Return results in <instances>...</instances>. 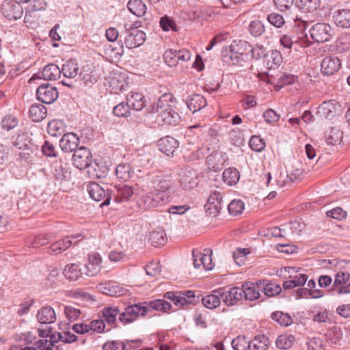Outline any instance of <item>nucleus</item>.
<instances>
[{"mask_svg":"<svg viewBox=\"0 0 350 350\" xmlns=\"http://www.w3.org/2000/svg\"><path fill=\"white\" fill-rule=\"evenodd\" d=\"M150 309L146 306L145 302L127 306L124 311L120 313L119 321L123 324H129L135 321L138 317H144L148 314Z\"/></svg>","mask_w":350,"mask_h":350,"instance_id":"obj_1","label":"nucleus"},{"mask_svg":"<svg viewBox=\"0 0 350 350\" xmlns=\"http://www.w3.org/2000/svg\"><path fill=\"white\" fill-rule=\"evenodd\" d=\"M143 187H152L154 191L165 193L169 188V182L165 180L161 172H152L146 173L144 176L140 177Z\"/></svg>","mask_w":350,"mask_h":350,"instance_id":"obj_2","label":"nucleus"},{"mask_svg":"<svg viewBox=\"0 0 350 350\" xmlns=\"http://www.w3.org/2000/svg\"><path fill=\"white\" fill-rule=\"evenodd\" d=\"M164 298L170 299L177 306L196 304L200 301V297L196 296L193 291L179 292L169 291L164 294Z\"/></svg>","mask_w":350,"mask_h":350,"instance_id":"obj_3","label":"nucleus"},{"mask_svg":"<svg viewBox=\"0 0 350 350\" xmlns=\"http://www.w3.org/2000/svg\"><path fill=\"white\" fill-rule=\"evenodd\" d=\"M87 189L92 199L96 202L103 201L101 206L109 204L111 192L107 185L101 186L97 183L92 182L88 185Z\"/></svg>","mask_w":350,"mask_h":350,"instance_id":"obj_4","label":"nucleus"},{"mask_svg":"<svg viewBox=\"0 0 350 350\" xmlns=\"http://www.w3.org/2000/svg\"><path fill=\"white\" fill-rule=\"evenodd\" d=\"M334 31L327 23H318L310 29L312 39L317 42H325L331 40Z\"/></svg>","mask_w":350,"mask_h":350,"instance_id":"obj_5","label":"nucleus"},{"mask_svg":"<svg viewBox=\"0 0 350 350\" xmlns=\"http://www.w3.org/2000/svg\"><path fill=\"white\" fill-rule=\"evenodd\" d=\"M329 291L332 294L337 295L350 293V273L345 271L336 273L333 286Z\"/></svg>","mask_w":350,"mask_h":350,"instance_id":"obj_6","label":"nucleus"},{"mask_svg":"<svg viewBox=\"0 0 350 350\" xmlns=\"http://www.w3.org/2000/svg\"><path fill=\"white\" fill-rule=\"evenodd\" d=\"M340 111L341 105L334 100H329L319 105L317 115L322 120H332Z\"/></svg>","mask_w":350,"mask_h":350,"instance_id":"obj_7","label":"nucleus"},{"mask_svg":"<svg viewBox=\"0 0 350 350\" xmlns=\"http://www.w3.org/2000/svg\"><path fill=\"white\" fill-rule=\"evenodd\" d=\"M21 2L12 0H5L1 6L2 14L8 20H17L22 17L23 9L20 4Z\"/></svg>","mask_w":350,"mask_h":350,"instance_id":"obj_8","label":"nucleus"},{"mask_svg":"<svg viewBox=\"0 0 350 350\" xmlns=\"http://www.w3.org/2000/svg\"><path fill=\"white\" fill-rule=\"evenodd\" d=\"M124 44L128 49H134L142 45L146 40V34L144 31L132 27L126 29Z\"/></svg>","mask_w":350,"mask_h":350,"instance_id":"obj_9","label":"nucleus"},{"mask_svg":"<svg viewBox=\"0 0 350 350\" xmlns=\"http://www.w3.org/2000/svg\"><path fill=\"white\" fill-rule=\"evenodd\" d=\"M166 194L163 192L153 191L141 197L138 203L144 208L156 207L163 202Z\"/></svg>","mask_w":350,"mask_h":350,"instance_id":"obj_10","label":"nucleus"},{"mask_svg":"<svg viewBox=\"0 0 350 350\" xmlns=\"http://www.w3.org/2000/svg\"><path fill=\"white\" fill-rule=\"evenodd\" d=\"M36 96L42 103L51 104L57 98L58 92L55 87L46 83L38 86Z\"/></svg>","mask_w":350,"mask_h":350,"instance_id":"obj_11","label":"nucleus"},{"mask_svg":"<svg viewBox=\"0 0 350 350\" xmlns=\"http://www.w3.org/2000/svg\"><path fill=\"white\" fill-rule=\"evenodd\" d=\"M73 165L79 170L87 168L92 163V153L84 146L77 149L72 155Z\"/></svg>","mask_w":350,"mask_h":350,"instance_id":"obj_12","label":"nucleus"},{"mask_svg":"<svg viewBox=\"0 0 350 350\" xmlns=\"http://www.w3.org/2000/svg\"><path fill=\"white\" fill-rule=\"evenodd\" d=\"M223 206L222 196L219 192H213L204 205L206 213L211 217H216Z\"/></svg>","mask_w":350,"mask_h":350,"instance_id":"obj_13","label":"nucleus"},{"mask_svg":"<svg viewBox=\"0 0 350 350\" xmlns=\"http://www.w3.org/2000/svg\"><path fill=\"white\" fill-rule=\"evenodd\" d=\"M221 299L227 306H232L243 298V291L239 287H232L229 290L219 289Z\"/></svg>","mask_w":350,"mask_h":350,"instance_id":"obj_14","label":"nucleus"},{"mask_svg":"<svg viewBox=\"0 0 350 350\" xmlns=\"http://www.w3.org/2000/svg\"><path fill=\"white\" fill-rule=\"evenodd\" d=\"M340 60L336 56L324 57L321 64V70L324 75H333L339 70Z\"/></svg>","mask_w":350,"mask_h":350,"instance_id":"obj_15","label":"nucleus"},{"mask_svg":"<svg viewBox=\"0 0 350 350\" xmlns=\"http://www.w3.org/2000/svg\"><path fill=\"white\" fill-rule=\"evenodd\" d=\"M61 69L55 64L46 65L42 72L34 74L30 80L43 79L44 80H56L61 76Z\"/></svg>","mask_w":350,"mask_h":350,"instance_id":"obj_16","label":"nucleus"},{"mask_svg":"<svg viewBox=\"0 0 350 350\" xmlns=\"http://www.w3.org/2000/svg\"><path fill=\"white\" fill-rule=\"evenodd\" d=\"M102 258L98 254H92L88 256V261L84 266V274L88 277L96 275L101 269Z\"/></svg>","mask_w":350,"mask_h":350,"instance_id":"obj_17","label":"nucleus"},{"mask_svg":"<svg viewBox=\"0 0 350 350\" xmlns=\"http://www.w3.org/2000/svg\"><path fill=\"white\" fill-rule=\"evenodd\" d=\"M157 145L160 151L168 157H172L179 146V142L172 137L165 136L158 141Z\"/></svg>","mask_w":350,"mask_h":350,"instance_id":"obj_18","label":"nucleus"},{"mask_svg":"<svg viewBox=\"0 0 350 350\" xmlns=\"http://www.w3.org/2000/svg\"><path fill=\"white\" fill-rule=\"evenodd\" d=\"M228 157L221 151H215L206 157V163L214 171L220 170L224 166Z\"/></svg>","mask_w":350,"mask_h":350,"instance_id":"obj_19","label":"nucleus"},{"mask_svg":"<svg viewBox=\"0 0 350 350\" xmlns=\"http://www.w3.org/2000/svg\"><path fill=\"white\" fill-rule=\"evenodd\" d=\"M81 235H71L66 237L65 239L58 240L54 242L49 248L47 253L51 255H56L62 253L72 244V239L79 237Z\"/></svg>","mask_w":350,"mask_h":350,"instance_id":"obj_20","label":"nucleus"},{"mask_svg":"<svg viewBox=\"0 0 350 350\" xmlns=\"http://www.w3.org/2000/svg\"><path fill=\"white\" fill-rule=\"evenodd\" d=\"M79 143L78 136L73 133H66L59 141V146L65 152L75 151Z\"/></svg>","mask_w":350,"mask_h":350,"instance_id":"obj_21","label":"nucleus"},{"mask_svg":"<svg viewBox=\"0 0 350 350\" xmlns=\"http://www.w3.org/2000/svg\"><path fill=\"white\" fill-rule=\"evenodd\" d=\"M241 289L243 291V297L247 300L253 301L260 297V286L258 280L255 283L245 282Z\"/></svg>","mask_w":350,"mask_h":350,"instance_id":"obj_22","label":"nucleus"},{"mask_svg":"<svg viewBox=\"0 0 350 350\" xmlns=\"http://www.w3.org/2000/svg\"><path fill=\"white\" fill-rule=\"evenodd\" d=\"M180 183L185 189H191L198 184V178L194 170H183L180 174Z\"/></svg>","mask_w":350,"mask_h":350,"instance_id":"obj_23","label":"nucleus"},{"mask_svg":"<svg viewBox=\"0 0 350 350\" xmlns=\"http://www.w3.org/2000/svg\"><path fill=\"white\" fill-rule=\"evenodd\" d=\"M221 58L223 62L228 65L243 66V62H245V59H243V57L234 53L230 46L223 49L221 51Z\"/></svg>","mask_w":350,"mask_h":350,"instance_id":"obj_24","label":"nucleus"},{"mask_svg":"<svg viewBox=\"0 0 350 350\" xmlns=\"http://www.w3.org/2000/svg\"><path fill=\"white\" fill-rule=\"evenodd\" d=\"M157 113L158 120L167 124L175 125L178 123L180 119V116L173 109V107L163 109Z\"/></svg>","mask_w":350,"mask_h":350,"instance_id":"obj_25","label":"nucleus"},{"mask_svg":"<svg viewBox=\"0 0 350 350\" xmlns=\"http://www.w3.org/2000/svg\"><path fill=\"white\" fill-rule=\"evenodd\" d=\"M175 104L174 99L171 94H163L152 107V113H159L163 109H166L169 107H174Z\"/></svg>","mask_w":350,"mask_h":350,"instance_id":"obj_26","label":"nucleus"},{"mask_svg":"<svg viewBox=\"0 0 350 350\" xmlns=\"http://www.w3.org/2000/svg\"><path fill=\"white\" fill-rule=\"evenodd\" d=\"M37 319L41 324L52 323L56 321L55 310L51 306H44L38 311Z\"/></svg>","mask_w":350,"mask_h":350,"instance_id":"obj_27","label":"nucleus"},{"mask_svg":"<svg viewBox=\"0 0 350 350\" xmlns=\"http://www.w3.org/2000/svg\"><path fill=\"white\" fill-rule=\"evenodd\" d=\"M87 168L89 176L96 178L105 177L109 170L105 163L103 161L91 163Z\"/></svg>","mask_w":350,"mask_h":350,"instance_id":"obj_28","label":"nucleus"},{"mask_svg":"<svg viewBox=\"0 0 350 350\" xmlns=\"http://www.w3.org/2000/svg\"><path fill=\"white\" fill-rule=\"evenodd\" d=\"M258 284L260 286V291L264 293V295L267 297H274L279 295L282 288L280 286L270 280H258Z\"/></svg>","mask_w":350,"mask_h":350,"instance_id":"obj_29","label":"nucleus"},{"mask_svg":"<svg viewBox=\"0 0 350 350\" xmlns=\"http://www.w3.org/2000/svg\"><path fill=\"white\" fill-rule=\"evenodd\" d=\"M186 103L189 109L195 113L206 105V100L203 96L194 94L189 96Z\"/></svg>","mask_w":350,"mask_h":350,"instance_id":"obj_30","label":"nucleus"},{"mask_svg":"<svg viewBox=\"0 0 350 350\" xmlns=\"http://www.w3.org/2000/svg\"><path fill=\"white\" fill-rule=\"evenodd\" d=\"M126 101L129 107L136 111L142 109L146 105L144 96L142 94L139 92H131L129 94Z\"/></svg>","mask_w":350,"mask_h":350,"instance_id":"obj_31","label":"nucleus"},{"mask_svg":"<svg viewBox=\"0 0 350 350\" xmlns=\"http://www.w3.org/2000/svg\"><path fill=\"white\" fill-rule=\"evenodd\" d=\"M335 24L342 28L350 27V10H338L333 15Z\"/></svg>","mask_w":350,"mask_h":350,"instance_id":"obj_32","label":"nucleus"},{"mask_svg":"<svg viewBox=\"0 0 350 350\" xmlns=\"http://www.w3.org/2000/svg\"><path fill=\"white\" fill-rule=\"evenodd\" d=\"M204 307L208 309H215L221 304V296L219 290H215L213 293L200 298Z\"/></svg>","mask_w":350,"mask_h":350,"instance_id":"obj_33","label":"nucleus"},{"mask_svg":"<svg viewBox=\"0 0 350 350\" xmlns=\"http://www.w3.org/2000/svg\"><path fill=\"white\" fill-rule=\"evenodd\" d=\"M134 194L133 189L128 185H119L117 187L116 194L115 196V201L120 203L131 199Z\"/></svg>","mask_w":350,"mask_h":350,"instance_id":"obj_34","label":"nucleus"},{"mask_svg":"<svg viewBox=\"0 0 350 350\" xmlns=\"http://www.w3.org/2000/svg\"><path fill=\"white\" fill-rule=\"evenodd\" d=\"M295 5L304 12H312L320 8L321 0H295Z\"/></svg>","mask_w":350,"mask_h":350,"instance_id":"obj_35","label":"nucleus"},{"mask_svg":"<svg viewBox=\"0 0 350 350\" xmlns=\"http://www.w3.org/2000/svg\"><path fill=\"white\" fill-rule=\"evenodd\" d=\"M265 58L267 67L269 69L277 68L282 62V55L277 50H271L267 52Z\"/></svg>","mask_w":350,"mask_h":350,"instance_id":"obj_36","label":"nucleus"},{"mask_svg":"<svg viewBox=\"0 0 350 350\" xmlns=\"http://www.w3.org/2000/svg\"><path fill=\"white\" fill-rule=\"evenodd\" d=\"M29 116L34 122H40L46 118L47 110L41 104H33L29 108Z\"/></svg>","mask_w":350,"mask_h":350,"instance_id":"obj_37","label":"nucleus"},{"mask_svg":"<svg viewBox=\"0 0 350 350\" xmlns=\"http://www.w3.org/2000/svg\"><path fill=\"white\" fill-rule=\"evenodd\" d=\"M53 176L55 180L62 183L64 180L68 179L70 172L67 169L63 167L60 162H55L53 165Z\"/></svg>","mask_w":350,"mask_h":350,"instance_id":"obj_38","label":"nucleus"},{"mask_svg":"<svg viewBox=\"0 0 350 350\" xmlns=\"http://www.w3.org/2000/svg\"><path fill=\"white\" fill-rule=\"evenodd\" d=\"M146 306L149 308L150 312L152 310L167 312L172 308V305L164 299H155L150 301L145 302Z\"/></svg>","mask_w":350,"mask_h":350,"instance_id":"obj_39","label":"nucleus"},{"mask_svg":"<svg viewBox=\"0 0 350 350\" xmlns=\"http://www.w3.org/2000/svg\"><path fill=\"white\" fill-rule=\"evenodd\" d=\"M63 273L68 280L75 281L81 278L84 272H82L79 265L72 263L65 267Z\"/></svg>","mask_w":350,"mask_h":350,"instance_id":"obj_40","label":"nucleus"},{"mask_svg":"<svg viewBox=\"0 0 350 350\" xmlns=\"http://www.w3.org/2000/svg\"><path fill=\"white\" fill-rule=\"evenodd\" d=\"M234 53L238 54L239 56H242L243 59L247 57L246 52L250 51L251 45L249 42L245 40H234L230 45Z\"/></svg>","mask_w":350,"mask_h":350,"instance_id":"obj_41","label":"nucleus"},{"mask_svg":"<svg viewBox=\"0 0 350 350\" xmlns=\"http://www.w3.org/2000/svg\"><path fill=\"white\" fill-rule=\"evenodd\" d=\"M129 11L137 16H142L146 12V5L142 0H130L127 3Z\"/></svg>","mask_w":350,"mask_h":350,"instance_id":"obj_42","label":"nucleus"},{"mask_svg":"<svg viewBox=\"0 0 350 350\" xmlns=\"http://www.w3.org/2000/svg\"><path fill=\"white\" fill-rule=\"evenodd\" d=\"M223 180L228 185H235L240 178L239 172L234 167L226 169L223 172Z\"/></svg>","mask_w":350,"mask_h":350,"instance_id":"obj_43","label":"nucleus"},{"mask_svg":"<svg viewBox=\"0 0 350 350\" xmlns=\"http://www.w3.org/2000/svg\"><path fill=\"white\" fill-rule=\"evenodd\" d=\"M79 66L75 60H68L63 66L61 69L62 73L64 77L68 78H75L79 72Z\"/></svg>","mask_w":350,"mask_h":350,"instance_id":"obj_44","label":"nucleus"},{"mask_svg":"<svg viewBox=\"0 0 350 350\" xmlns=\"http://www.w3.org/2000/svg\"><path fill=\"white\" fill-rule=\"evenodd\" d=\"M148 239L152 245H163L167 241L166 234L164 230L161 229L153 230L150 232Z\"/></svg>","mask_w":350,"mask_h":350,"instance_id":"obj_45","label":"nucleus"},{"mask_svg":"<svg viewBox=\"0 0 350 350\" xmlns=\"http://www.w3.org/2000/svg\"><path fill=\"white\" fill-rule=\"evenodd\" d=\"M268 338L265 335L256 336L250 341V350H267L268 347Z\"/></svg>","mask_w":350,"mask_h":350,"instance_id":"obj_46","label":"nucleus"},{"mask_svg":"<svg viewBox=\"0 0 350 350\" xmlns=\"http://www.w3.org/2000/svg\"><path fill=\"white\" fill-rule=\"evenodd\" d=\"M133 171L129 163L119 164L116 169V175L122 181L128 180L132 176Z\"/></svg>","mask_w":350,"mask_h":350,"instance_id":"obj_47","label":"nucleus"},{"mask_svg":"<svg viewBox=\"0 0 350 350\" xmlns=\"http://www.w3.org/2000/svg\"><path fill=\"white\" fill-rule=\"evenodd\" d=\"M120 315V310L118 307L105 308L103 310V318L109 325H113L116 323V317Z\"/></svg>","mask_w":350,"mask_h":350,"instance_id":"obj_48","label":"nucleus"},{"mask_svg":"<svg viewBox=\"0 0 350 350\" xmlns=\"http://www.w3.org/2000/svg\"><path fill=\"white\" fill-rule=\"evenodd\" d=\"M50 240L49 234H40L36 237H29L26 241V244L34 248H38L46 245Z\"/></svg>","mask_w":350,"mask_h":350,"instance_id":"obj_49","label":"nucleus"},{"mask_svg":"<svg viewBox=\"0 0 350 350\" xmlns=\"http://www.w3.org/2000/svg\"><path fill=\"white\" fill-rule=\"evenodd\" d=\"M342 139V132L338 128H331L325 135V140L328 144L336 145Z\"/></svg>","mask_w":350,"mask_h":350,"instance_id":"obj_50","label":"nucleus"},{"mask_svg":"<svg viewBox=\"0 0 350 350\" xmlns=\"http://www.w3.org/2000/svg\"><path fill=\"white\" fill-rule=\"evenodd\" d=\"M295 342V336L289 334H282L278 337L276 340V346L281 349H287L292 347Z\"/></svg>","mask_w":350,"mask_h":350,"instance_id":"obj_51","label":"nucleus"},{"mask_svg":"<svg viewBox=\"0 0 350 350\" xmlns=\"http://www.w3.org/2000/svg\"><path fill=\"white\" fill-rule=\"evenodd\" d=\"M265 28L263 23L258 20L252 21L248 27V31L254 37H259L265 32Z\"/></svg>","mask_w":350,"mask_h":350,"instance_id":"obj_52","label":"nucleus"},{"mask_svg":"<svg viewBox=\"0 0 350 350\" xmlns=\"http://www.w3.org/2000/svg\"><path fill=\"white\" fill-rule=\"evenodd\" d=\"M271 318L280 325L284 326L290 325L293 323L292 318L286 313L276 311L271 314Z\"/></svg>","mask_w":350,"mask_h":350,"instance_id":"obj_53","label":"nucleus"},{"mask_svg":"<svg viewBox=\"0 0 350 350\" xmlns=\"http://www.w3.org/2000/svg\"><path fill=\"white\" fill-rule=\"evenodd\" d=\"M63 126L64 123L62 121L53 120L48 124V133L53 136L61 135L64 131Z\"/></svg>","mask_w":350,"mask_h":350,"instance_id":"obj_54","label":"nucleus"},{"mask_svg":"<svg viewBox=\"0 0 350 350\" xmlns=\"http://www.w3.org/2000/svg\"><path fill=\"white\" fill-rule=\"evenodd\" d=\"M229 140L230 143L237 147L244 145L245 139L243 135L240 130H232L229 133Z\"/></svg>","mask_w":350,"mask_h":350,"instance_id":"obj_55","label":"nucleus"},{"mask_svg":"<svg viewBox=\"0 0 350 350\" xmlns=\"http://www.w3.org/2000/svg\"><path fill=\"white\" fill-rule=\"evenodd\" d=\"M159 24L161 29L165 31L170 30H172L174 31H178V27L174 19L167 15L162 16L160 18Z\"/></svg>","mask_w":350,"mask_h":350,"instance_id":"obj_56","label":"nucleus"},{"mask_svg":"<svg viewBox=\"0 0 350 350\" xmlns=\"http://www.w3.org/2000/svg\"><path fill=\"white\" fill-rule=\"evenodd\" d=\"M244 203L241 200H233L228 205V210L229 213L234 216L241 214L244 210Z\"/></svg>","mask_w":350,"mask_h":350,"instance_id":"obj_57","label":"nucleus"},{"mask_svg":"<svg viewBox=\"0 0 350 350\" xmlns=\"http://www.w3.org/2000/svg\"><path fill=\"white\" fill-rule=\"evenodd\" d=\"M18 123V118L11 114L6 115L1 120V127L6 131L14 129Z\"/></svg>","mask_w":350,"mask_h":350,"instance_id":"obj_58","label":"nucleus"},{"mask_svg":"<svg viewBox=\"0 0 350 350\" xmlns=\"http://www.w3.org/2000/svg\"><path fill=\"white\" fill-rule=\"evenodd\" d=\"M192 256L195 268L198 269L201 266H203L204 269L206 270L211 269V266L207 265V264L204 263L203 261V255L202 253H201L200 251L197 250H193Z\"/></svg>","mask_w":350,"mask_h":350,"instance_id":"obj_59","label":"nucleus"},{"mask_svg":"<svg viewBox=\"0 0 350 350\" xmlns=\"http://www.w3.org/2000/svg\"><path fill=\"white\" fill-rule=\"evenodd\" d=\"M232 347L234 350H246L250 349V341L243 336H239L232 341Z\"/></svg>","mask_w":350,"mask_h":350,"instance_id":"obj_60","label":"nucleus"},{"mask_svg":"<svg viewBox=\"0 0 350 350\" xmlns=\"http://www.w3.org/2000/svg\"><path fill=\"white\" fill-rule=\"evenodd\" d=\"M163 59L168 66L172 67L178 64L176 50L169 49L163 55Z\"/></svg>","mask_w":350,"mask_h":350,"instance_id":"obj_61","label":"nucleus"},{"mask_svg":"<svg viewBox=\"0 0 350 350\" xmlns=\"http://www.w3.org/2000/svg\"><path fill=\"white\" fill-rule=\"evenodd\" d=\"M249 144L250 148L256 152H260L265 147V143L263 139L256 135H254L250 138Z\"/></svg>","mask_w":350,"mask_h":350,"instance_id":"obj_62","label":"nucleus"},{"mask_svg":"<svg viewBox=\"0 0 350 350\" xmlns=\"http://www.w3.org/2000/svg\"><path fill=\"white\" fill-rule=\"evenodd\" d=\"M129 109L127 103H121L113 107V113L118 117H126L129 115Z\"/></svg>","mask_w":350,"mask_h":350,"instance_id":"obj_63","label":"nucleus"},{"mask_svg":"<svg viewBox=\"0 0 350 350\" xmlns=\"http://www.w3.org/2000/svg\"><path fill=\"white\" fill-rule=\"evenodd\" d=\"M103 350H126L124 342L118 340L107 341L103 346Z\"/></svg>","mask_w":350,"mask_h":350,"instance_id":"obj_64","label":"nucleus"}]
</instances>
